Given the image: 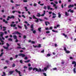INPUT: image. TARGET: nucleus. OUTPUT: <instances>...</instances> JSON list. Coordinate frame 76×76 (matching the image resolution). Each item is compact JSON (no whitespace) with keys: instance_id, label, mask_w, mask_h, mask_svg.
<instances>
[{"instance_id":"56","label":"nucleus","mask_w":76,"mask_h":76,"mask_svg":"<svg viewBox=\"0 0 76 76\" xmlns=\"http://www.w3.org/2000/svg\"><path fill=\"white\" fill-rule=\"evenodd\" d=\"M41 53H44V50H42L41 51Z\"/></svg>"},{"instance_id":"12","label":"nucleus","mask_w":76,"mask_h":76,"mask_svg":"<svg viewBox=\"0 0 76 76\" xmlns=\"http://www.w3.org/2000/svg\"><path fill=\"white\" fill-rule=\"evenodd\" d=\"M72 64H74V67H76V62L75 61H73L72 62Z\"/></svg>"},{"instance_id":"62","label":"nucleus","mask_w":76,"mask_h":76,"mask_svg":"<svg viewBox=\"0 0 76 76\" xmlns=\"http://www.w3.org/2000/svg\"><path fill=\"white\" fill-rule=\"evenodd\" d=\"M17 48H18V49H20L21 48V47H18Z\"/></svg>"},{"instance_id":"22","label":"nucleus","mask_w":76,"mask_h":76,"mask_svg":"<svg viewBox=\"0 0 76 76\" xmlns=\"http://www.w3.org/2000/svg\"><path fill=\"white\" fill-rule=\"evenodd\" d=\"M3 20V22H5V23H8L7 21H6V20L4 19Z\"/></svg>"},{"instance_id":"47","label":"nucleus","mask_w":76,"mask_h":76,"mask_svg":"<svg viewBox=\"0 0 76 76\" xmlns=\"http://www.w3.org/2000/svg\"><path fill=\"white\" fill-rule=\"evenodd\" d=\"M44 9H47V7H46V6H45L43 7Z\"/></svg>"},{"instance_id":"13","label":"nucleus","mask_w":76,"mask_h":76,"mask_svg":"<svg viewBox=\"0 0 76 76\" xmlns=\"http://www.w3.org/2000/svg\"><path fill=\"white\" fill-rule=\"evenodd\" d=\"M14 72V71H13L10 72H9L8 73L9 75H12V74Z\"/></svg>"},{"instance_id":"53","label":"nucleus","mask_w":76,"mask_h":76,"mask_svg":"<svg viewBox=\"0 0 76 76\" xmlns=\"http://www.w3.org/2000/svg\"><path fill=\"white\" fill-rule=\"evenodd\" d=\"M24 59L25 60H27V59H28V57H26L25 58H24Z\"/></svg>"},{"instance_id":"19","label":"nucleus","mask_w":76,"mask_h":76,"mask_svg":"<svg viewBox=\"0 0 76 76\" xmlns=\"http://www.w3.org/2000/svg\"><path fill=\"white\" fill-rule=\"evenodd\" d=\"M65 15L66 16H69V14L67 12H65Z\"/></svg>"},{"instance_id":"59","label":"nucleus","mask_w":76,"mask_h":76,"mask_svg":"<svg viewBox=\"0 0 76 76\" xmlns=\"http://www.w3.org/2000/svg\"><path fill=\"white\" fill-rule=\"evenodd\" d=\"M64 64V61H63L61 62V64Z\"/></svg>"},{"instance_id":"61","label":"nucleus","mask_w":76,"mask_h":76,"mask_svg":"<svg viewBox=\"0 0 76 76\" xmlns=\"http://www.w3.org/2000/svg\"><path fill=\"white\" fill-rule=\"evenodd\" d=\"M56 16H53L52 17V18H56Z\"/></svg>"},{"instance_id":"25","label":"nucleus","mask_w":76,"mask_h":76,"mask_svg":"<svg viewBox=\"0 0 76 76\" xmlns=\"http://www.w3.org/2000/svg\"><path fill=\"white\" fill-rule=\"evenodd\" d=\"M29 61H30V60H28L27 61H24V62L25 63H29Z\"/></svg>"},{"instance_id":"42","label":"nucleus","mask_w":76,"mask_h":76,"mask_svg":"<svg viewBox=\"0 0 76 76\" xmlns=\"http://www.w3.org/2000/svg\"><path fill=\"white\" fill-rule=\"evenodd\" d=\"M23 1L24 2H25L26 3V2H28V0H23Z\"/></svg>"},{"instance_id":"31","label":"nucleus","mask_w":76,"mask_h":76,"mask_svg":"<svg viewBox=\"0 0 76 76\" xmlns=\"http://www.w3.org/2000/svg\"><path fill=\"white\" fill-rule=\"evenodd\" d=\"M63 35L65 37V38H66V37H67V35L63 33Z\"/></svg>"},{"instance_id":"9","label":"nucleus","mask_w":76,"mask_h":76,"mask_svg":"<svg viewBox=\"0 0 76 76\" xmlns=\"http://www.w3.org/2000/svg\"><path fill=\"white\" fill-rule=\"evenodd\" d=\"M15 72H17V73H18L19 75V76H22L21 75H20V72L19 71H18L17 69H15Z\"/></svg>"},{"instance_id":"21","label":"nucleus","mask_w":76,"mask_h":76,"mask_svg":"<svg viewBox=\"0 0 76 76\" xmlns=\"http://www.w3.org/2000/svg\"><path fill=\"white\" fill-rule=\"evenodd\" d=\"M51 56V54L50 53H48L47 55V56H46V57H50Z\"/></svg>"},{"instance_id":"37","label":"nucleus","mask_w":76,"mask_h":76,"mask_svg":"<svg viewBox=\"0 0 76 76\" xmlns=\"http://www.w3.org/2000/svg\"><path fill=\"white\" fill-rule=\"evenodd\" d=\"M32 68L31 67H29V68H28V70H32Z\"/></svg>"},{"instance_id":"16","label":"nucleus","mask_w":76,"mask_h":76,"mask_svg":"<svg viewBox=\"0 0 76 76\" xmlns=\"http://www.w3.org/2000/svg\"><path fill=\"white\" fill-rule=\"evenodd\" d=\"M31 31H33L34 30V27H33V24L31 25Z\"/></svg>"},{"instance_id":"54","label":"nucleus","mask_w":76,"mask_h":76,"mask_svg":"<svg viewBox=\"0 0 76 76\" xmlns=\"http://www.w3.org/2000/svg\"><path fill=\"white\" fill-rule=\"evenodd\" d=\"M18 57V55H15V57L16 58H17Z\"/></svg>"},{"instance_id":"64","label":"nucleus","mask_w":76,"mask_h":76,"mask_svg":"<svg viewBox=\"0 0 76 76\" xmlns=\"http://www.w3.org/2000/svg\"><path fill=\"white\" fill-rule=\"evenodd\" d=\"M50 29H53V27H50Z\"/></svg>"},{"instance_id":"15","label":"nucleus","mask_w":76,"mask_h":76,"mask_svg":"<svg viewBox=\"0 0 76 76\" xmlns=\"http://www.w3.org/2000/svg\"><path fill=\"white\" fill-rule=\"evenodd\" d=\"M74 7V5L70 4L68 6V8H70L71 7Z\"/></svg>"},{"instance_id":"50","label":"nucleus","mask_w":76,"mask_h":76,"mask_svg":"<svg viewBox=\"0 0 76 76\" xmlns=\"http://www.w3.org/2000/svg\"><path fill=\"white\" fill-rule=\"evenodd\" d=\"M50 31H47L46 32V33L47 34H49V33H50Z\"/></svg>"},{"instance_id":"33","label":"nucleus","mask_w":76,"mask_h":76,"mask_svg":"<svg viewBox=\"0 0 76 76\" xmlns=\"http://www.w3.org/2000/svg\"><path fill=\"white\" fill-rule=\"evenodd\" d=\"M41 28H39L38 29V30L39 31V32H41Z\"/></svg>"},{"instance_id":"10","label":"nucleus","mask_w":76,"mask_h":76,"mask_svg":"<svg viewBox=\"0 0 76 76\" xmlns=\"http://www.w3.org/2000/svg\"><path fill=\"white\" fill-rule=\"evenodd\" d=\"M18 56H22L23 57L25 56V54H23L22 53H20L19 54Z\"/></svg>"},{"instance_id":"14","label":"nucleus","mask_w":76,"mask_h":76,"mask_svg":"<svg viewBox=\"0 0 76 76\" xmlns=\"http://www.w3.org/2000/svg\"><path fill=\"white\" fill-rule=\"evenodd\" d=\"M68 12H70V13H73L74 12V11L73 10H71V9H69V10H68Z\"/></svg>"},{"instance_id":"6","label":"nucleus","mask_w":76,"mask_h":76,"mask_svg":"<svg viewBox=\"0 0 76 76\" xmlns=\"http://www.w3.org/2000/svg\"><path fill=\"white\" fill-rule=\"evenodd\" d=\"M7 47H6L5 46H3V47L4 48H5V49H8L9 47L10 46L9 45V44L8 43H7Z\"/></svg>"},{"instance_id":"17","label":"nucleus","mask_w":76,"mask_h":76,"mask_svg":"<svg viewBox=\"0 0 76 76\" xmlns=\"http://www.w3.org/2000/svg\"><path fill=\"white\" fill-rule=\"evenodd\" d=\"M45 24L46 25V26H47V25H48V24H48V25H50V23L48 21H46L45 22Z\"/></svg>"},{"instance_id":"24","label":"nucleus","mask_w":76,"mask_h":76,"mask_svg":"<svg viewBox=\"0 0 76 76\" xmlns=\"http://www.w3.org/2000/svg\"><path fill=\"white\" fill-rule=\"evenodd\" d=\"M73 71L74 72V73H76V68H74L73 69Z\"/></svg>"},{"instance_id":"63","label":"nucleus","mask_w":76,"mask_h":76,"mask_svg":"<svg viewBox=\"0 0 76 76\" xmlns=\"http://www.w3.org/2000/svg\"><path fill=\"white\" fill-rule=\"evenodd\" d=\"M20 63H22V60H20Z\"/></svg>"},{"instance_id":"39","label":"nucleus","mask_w":76,"mask_h":76,"mask_svg":"<svg viewBox=\"0 0 76 76\" xmlns=\"http://www.w3.org/2000/svg\"><path fill=\"white\" fill-rule=\"evenodd\" d=\"M15 18V17L13 15H12L11 16V17H10V19H11V18Z\"/></svg>"},{"instance_id":"52","label":"nucleus","mask_w":76,"mask_h":76,"mask_svg":"<svg viewBox=\"0 0 76 76\" xmlns=\"http://www.w3.org/2000/svg\"><path fill=\"white\" fill-rule=\"evenodd\" d=\"M22 17H23V18H25V15H22Z\"/></svg>"},{"instance_id":"48","label":"nucleus","mask_w":76,"mask_h":76,"mask_svg":"<svg viewBox=\"0 0 76 76\" xmlns=\"http://www.w3.org/2000/svg\"><path fill=\"white\" fill-rule=\"evenodd\" d=\"M52 15L53 16H55V15H56V14L54 13H53Z\"/></svg>"},{"instance_id":"57","label":"nucleus","mask_w":76,"mask_h":76,"mask_svg":"<svg viewBox=\"0 0 76 76\" xmlns=\"http://www.w3.org/2000/svg\"><path fill=\"white\" fill-rule=\"evenodd\" d=\"M59 26H60V25H57V26H56V27L57 28H58V27H59Z\"/></svg>"},{"instance_id":"45","label":"nucleus","mask_w":76,"mask_h":76,"mask_svg":"<svg viewBox=\"0 0 76 76\" xmlns=\"http://www.w3.org/2000/svg\"><path fill=\"white\" fill-rule=\"evenodd\" d=\"M4 54V53L3 52L1 53V54L0 55V57H1V56Z\"/></svg>"},{"instance_id":"41","label":"nucleus","mask_w":76,"mask_h":76,"mask_svg":"<svg viewBox=\"0 0 76 76\" xmlns=\"http://www.w3.org/2000/svg\"><path fill=\"white\" fill-rule=\"evenodd\" d=\"M53 70H57V68H53Z\"/></svg>"},{"instance_id":"4","label":"nucleus","mask_w":76,"mask_h":76,"mask_svg":"<svg viewBox=\"0 0 76 76\" xmlns=\"http://www.w3.org/2000/svg\"><path fill=\"white\" fill-rule=\"evenodd\" d=\"M33 18H34V19H35L36 20H35V22H37V23H38V20H38V19L34 15H33Z\"/></svg>"},{"instance_id":"51","label":"nucleus","mask_w":76,"mask_h":76,"mask_svg":"<svg viewBox=\"0 0 76 76\" xmlns=\"http://www.w3.org/2000/svg\"><path fill=\"white\" fill-rule=\"evenodd\" d=\"M46 30H50V29L48 28H45Z\"/></svg>"},{"instance_id":"44","label":"nucleus","mask_w":76,"mask_h":76,"mask_svg":"<svg viewBox=\"0 0 76 76\" xmlns=\"http://www.w3.org/2000/svg\"><path fill=\"white\" fill-rule=\"evenodd\" d=\"M64 51H65L67 50V49H66V48L65 47H64Z\"/></svg>"},{"instance_id":"7","label":"nucleus","mask_w":76,"mask_h":76,"mask_svg":"<svg viewBox=\"0 0 76 76\" xmlns=\"http://www.w3.org/2000/svg\"><path fill=\"white\" fill-rule=\"evenodd\" d=\"M13 34L16 35V34H18L19 35H22V34L19 32L18 31H15L13 33Z\"/></svg>"},{"instance_id":"38","label":"nucleus","mask_w":76,"mask_h":76,"mask_svg":"<svg viewBox=\"0 0 76 76\" xmlns=\"http://www.w3.org/2000/svg\"><path fill=\"white\" fill-rule=\"evenodd\" d=\"M24 26L25 27L26 29H28V27H27L26 25H24Z\"/></svg>"},{"instance_id":"11","label":"nucleus","mask_w":76,"mask_h":76,"mask_svg":"<svg viewBox=\"0 0 76 76\" xmlns=\"http://www.w3.org/2000/svg\"><path fill=\"white\" fill-rule=\"evenodd\" d=\"M0 41H1L2 42L1 45H3V44H4V41H3L2 40V39H1V37H0Z\"/></svg>"},{"instance_id":"18","label":"nucleus","mask_w":76,"mask_h":76,"mask_svg":"<svg viewBox=\"0 0 76 76\" xmlns=\"http://www.w3.org/2000/svg\"><path fill=\"white\" fill-rule=\"evenodd\" d=\"M13 37L14 38V39H17V36L16 35H14L13 36Z\"/></svg>"},{"instance_id":"1","label":"nucleus","mask_w":76,"mask_h":76,"mask_svg":"<svg viewBox=\"0 0 76 76\" xmlns=\"http://www.w3.org/2000/svg\"><path fill=\"white\" fill-rule=\"evenodd\" d=\"M35 70H36V71L37 72H41V69L40 68L39 69H38L37 68H34L33 69V70L34 71Z\"/></svg>"},{"instance_id":"35","label":"nucleus","mask_w":76,"mask_h":76,"mask_svg":"<svg viewBox=\"0 0 76 76\" xmlns=\"http://www.w3.org/2000/svg\"><path fill=\"white\" fill-rule=\"evenodd\" d=\"M3 74L4 75H2V76H6V74L4 72H3Z\"/></svg>"},{"instance_id":"29","label":"nucleus","mask_w":76,"mask_h":76,"mask_svg":"<svg viewBox=\"0 0 76 76\" xmlns=\"http://www.w3.org/2000/svg\"><path fill=\"white\" fill-rule=\"evenodd\" d=\"M27 8H28L26 7H24V9H26V12H27V11H28V9H27Z\"/></svg>"},{"instance_id":"36","label":"nucleus","mask_w":76,"mask_h":76,"mask_svg":"<svg viewBox=\"0 0 76 76\" xmlns=\"http://www.w3.org/2000/svg\"><path fill=\"white\" fill-rule=\"evenodd\" d=\"M12 66L13 67H15V64H13L12 65Z\"/></svg>"},{"instance_id":"20","label":"nucleus","mask_w":76,"mask_h":76,"mask_svg":"<svg viewBox=\"0 0 76 76\" xmlns=\"http://www.w3.org/2000/svg\"><path fill=\"white\" fill-rule=\"evenodd\" d=\"M43 14H42L41 15V16H44V15H45V11L44 10L43 11Z\"/></svg>"},{"instance_id":"34","label":"nucleus","mask_w":76,"mask_h":76,"mask_svg":"<svg viewBox=\"0 0 76 76\" xmlns=\"http://www.w3.org/2000/svg\"><path fill=\"white\" fill-rule=\"evenodd\" d=\"M9 19H10V17L9 16H8L7 19V20H9Z\"/></svg>"},{"instance_id":"58","label":"nucleus","mask_w":76,"mask_h":76,"mask_svg":"<svg viewBox=\"0 0 76 76\" xmlns=\"http://www.w3.org/2000/svg\"><path fill=\"white\" fill-rule=\"evenodd\" d=\"M69 58L71 59H73V57H70Z\"/></svg>"},{"instance_id":"55","label":"nucleus","mask_w":76,"mask_h":76,"mask_svg":"<svg viewBox=\"0 0 76 76\" xmlns=\"http://www.w3.org/2000/svg\"><path fill=\"white\" fill-rule=\"evenodd\" d=\"M24 39H25L26 38V36L24 35L23 36Z\"/></svg>"},{"instance_id":"43","label":"nucleus","mask_w":76,"mask_h":76,"mask_svg":"<svg viewBox=\"0 0 76 76\" xmlns=\"http://www.w3.org/2000/svg\"><path fill=\"white\" fill-rule=\"evenodd\" d=\"M43 74L44 76H47V74H46V73H43Z\"/></svg>"},{"instance_id":"46","label":"nucleus","mask_w":76,"mask_h":76,"mask_svg":"<svg viewBox=\"0 0 76 76\" xmlns=\"http://www.w3.org/2000/svg\"><path fill=\"white\" fill-rule=\"evenodd\" d=\"M54 3H56V4H58V2H57L56 1H54Z\"/></svg>"},{"instance_id":"40","label":"nucleus","mask_w":76,"mask_h":76,"mask_svg":"<svg viewBox=\"0 0 76 76\" xmlns=\"http://www.w3.org/2000/svg\"><path fill=\"white\" fill-rule=\"evenodd\" d=\"M37 4L35 3H34V7H35L36 6H37Z\"/></svg>"},{"instance_id":"32","label":"nucleus","mask_w":76,"mask_h":76,"mask_svg":"<svg viewBox=\"0 0 76 76\" xmlns=\"http://www.w3.org/2000/svg\"><path fill=\"white\" fill-rule=\"evenodd\" d=\"M72 54L74 56H75L76 57V53H72Z\"/></svg>"},{"instance_id":"27","label":"nucleus","mask_w":76,"mask_h":76,"mask_svg":"<svg viewBox=\"0 0 76 76\" xmlns=\"http://www.w3.org/2000/svg\"><path fill=\"white\" fill-rule=\"evenodd\" d=\"M12 40L13 39L10 38L8 39V40L9 41H12Z\"/></svg>"},{"instance_id":"26","label":"nucleus","mask_w":76,"mask_h":76,"mask_svg":"<svg viewBox=\"0 0 76 76\" xmlns=\"http://www.w3.org/2000/svg\"><path fill=\"white\" fill-rule=\"evenodd\" d=\"M47 8H48V10H50V6L49 5L48 6Z\"/></svg>"},{"instance_id":"8","label":"nucleus","mask_w":76,"mask_h":76,"mask_svg":"<svg viewBox=\"0 0 76 76\" xmlns=\"http://www.w3.org/2000/svg\"><path fill=\"white\" fill-rule=\"evenodd\" d=\"M33 47H34V48L37 47V48H40V47H41V44H39V45L37 46L36 45L35 46L34 45H33Z\"/></svg>"},{"instance_id":"3","label":"nucleus","mask_w":76,"mask_h":76,"mask_svg":"<svg viewBox=\"0 0 76 76\" xmlns=\"http://www.w3.org/2000/svg\"><path fill=\"white\" fill-rule=\"evenodd\" d=\"M0 35L2 39H3V40H4V38L3 37V35H4V33L2 32H0Z\"/></svg>"},{"instance_id":"23","label":"nucleus","mask_w":76,"mask_h":76,"mask_svg":"<svg viewBox=\"0 0 76 76\" xmlns=\"http://www.w3.org/2000/svg\"><path fill=\"white\" fill-rule=\"evenodd\" d=\"M61 14H60V12H59L58 13V17L60 18L61 17Z\"/></svg>"},{"instance_id":"5","label":"nucleus","mask_w":76,"mask_h":76,"mask_svg":"<svg viewBox=\"0 0 76 76\" xmlns=\"http://www.w3.org/2000/svg\"><path fill=\"white\" fill-rule=\"evenodd\" d=\"M48 67H49V65H48L47 66V67L44 68V69H42V72H45V71H46Z\"/></svg>"},{"instance_id":"30","label":"nucleus","mask_w":76,"mask_h":76,"mask_svg":"<svg viewBox=\"0 0 76 76\" xmlns=\"http://www.w3.org/2000/svg\"><path fill=\"white\" fill-rule=\"evenodd\" d=\"M37 16H41V14H40V13H38L37 15Z\"/></svg>"},{"instance_id":"60","label":"nucleus","mask_w":76,"mask_h":76,"mask_svg":"<svg viewBox=\"0 0 76 76\" xmlns=\"http://www.w3.org/2000/svg\"><path fill=\"white\" fill-rule=\"evenodd\" d=\"M31 44H35V42L34 41H32Z\"/></svg>"},{"instance_id":"2","label":"nucleus","mask_w":76,"mask_h":76,"mask_svg":"<svg viewBox=\"0 0 76 76\" xmlns=\"http://www.w3.org/2000/svg\"><path fill=\"white\" fill-rule=\"evenodd\" d=\"M51 4H53V7H55V9H57V8H58V7L57 6H56V4H54V3L52 2L50 3Z\"/></svg>"},{"instance_id":"49","label":"nucleus","mask_w":76,"mask_h":76,"mask_svg":"<svg viewBox=\"0 0 76 76\" xmlns=\"http://www.w3.org/2000/svg\"><path fill=\"white\" fill-rule=\"evenodd\" d=\"M33 33L34 34H35L36 33V31L35 30H34L33 31Z\"/></svg>"},{"instance_id":"28","label":"nucleus","mask_w":76,"mask_h":76,"mask_svg":"<svg viewBox=\"0 0 76 76\" xmlns=\"http://www.w3.org/2000/svg\"><path fill=\"white\" fill-rule=\"evenodd\" d=\"M66 51V53H70V52L69 50H66V51Z\"/></svg>"}]
</instances>
